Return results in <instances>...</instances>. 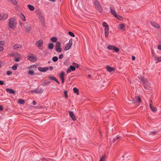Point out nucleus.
<instances>
[{
	"label": "nucleus",
	"instance_id": "nucleus-54",
	"mask_svg": "<svg viewBox=\"0 0 161 161\" xmlns=\"http://www.w3.org/2000/svg\"><path fill=\"white\" fill-rule=\"evenodd\" d=\"M50 70H52L53 69V67L52 66H50L49 68H48Z\"/></svg>",
	"mask_w": 161,
	"mask_h": 161
},
{
	"label": "nucleus",
	"instance_id": "nucleus-49",
	"mask_svg": "<svg viewBox=\"0 0 161 161\" xmlns=\"http://www.w3.org/2000/svg\"><path fill=\"white\" fill-rule=\"evenodd\" d=\"M4 84V82L2 80H0V85H3Z\"/></svg>",
	"mask_w": 161,
	"mask_h": 161
},
{
	"label": "nucleus",
	"instance_id": "nucleus-5",
	"mask_svg": "<svg viewBox=\"0 0 161 161\" xmlns=\"http://www.w3.org/2000/svg\"><path fill=\"white\" fill-rule=\"evenodd\" d=\"M60 47V42H57L55 45V50L57 52H60L61 51V49Z\"/></svg>",
	"mask_w": 161,
	"mask_h": 161
},
{
	"label": "nucleus",
	"instance_id": "nucleus-4",
	"mask_svg": "<svg viewBox=\"0 0 161 161\" xmlns=\"http://www.w3.org/2000/svg\"><path fill=\"white\" fill-rule=\"evenodd\" d=\"M94 3L96 9L99 12H102V11L103 9L99 3L97 1H95L94 2Z\"/></svg>",
	"mask_w": 161,
	"mask_h": 161
},
{
	"label": "nucleus",
	"instance_id": "nucleus-46",
	"mask_svg": "<svg viewBox=\"0 0 161 161\" xmlns=\"http://www.w3.org/2000/svg\"><path fill=\"white\" fill-rule=\"evenodd\" d=\"M71 69H69V68L66 71V72L67 73H69L70 72H71Z\"/></svg>",
	"mask_w": 161,
	"mask_h": 161
},
{
	"label": "nucleus",
	"instance_id": "nucleus-37",
	"mask_svg": "<svg viewBox=\"0 0 161 161\" xmlns=\"http://www.w3.org/2000/svg\"><path fill=\"white\" fill-rule=\"evenodd\" d=\"M113 50H114V51L115 52H117L119 51V49L118 48L114 47V48L113 49Z\"/></svg>",
	"mask_w": 161,
	"mask_h": 161
},
{
	"label": "nucleus",
	"instance_id": "nucleus-1",
	"mask_svg": "<svg viewBox=\"0 0 161 161\" xmlns=\"http://www.w3.org/2000/svg\"><path fill=\"white\" fill-rule=\"evenodd\" d=\"M14 18H11L9 19L8 26L11 29H14L16 27V24L14 22Z\"/></svg>",
	"mask_w": 161,
	"mask_h": 161
},
{
	"label": "nucleus",
	"instance_id": "nucleus-19",
	"mask_svg": "<svg viewBox=\"0 0 161 161\" xmlns=\"http://www.w3.org/2000/svg\"><path fill=\"white\" fill-rule=\"evenodd\" d=\"M106 69L108 71L110 72L114 70V68H112L109 66H107L106 67Z\"/></svg>",
	"mask_w": 161,
	"mask_h": 161
},
{
	"label": "nucleus",
	"instance_id": "nucleus-47",
	"mask_svg": "<svg viewBox=\"0 0 161 161\" xmlns=\"http://www.w3.org/2000/svg\"><path fill=\"white\" fill-rule=\"evenodd\" d=\"M5 43V42L4 41H0V45H3Z\"/></svg>",
	"mask_w": 161,
	"mask_h": 161
},
{
	"label": "nucleus",
	"instance_id": "nucleus-21",
	"mask_svg": "<svg viewBox=\"0 0 161 161\" xmlns=\"http://www.w3.org/2000/svg\"><path fill=\"white\" fill-rule=\"evenodd\" d=\"M48 48L50 49H52L54 47V44L53 43H49L48 44Z\"/></svg>",
	"mask_w": 161,
	"mask_h": 161
},
{
	"label": "nucleus",
	"instance_id": "nucleus-12",
	"mask_svg": "<svg viewBox=\"0 0 161 161\" xmlns=\"http://www.w3.org/2000/svg\"><path fill=\"white\" fill-rule=\"evenodd\" d=\"M21 47L22 46L20 45L17 44L13 46V48L14 49H17L18 48H21Z\"/></svg>",
	"mask_w": 161,
	"mask_h": 161
},
{
	"label": "nucleus",
	"instance_id": "nucleus-23",
	"mask_svg": "<svg viewBox=\"0 0 161 161\" xmlns=\"http://www.w3.org/2000/svg\"><path fill=\"white\" fill-rule=\"evenodd\" d=\"M25 28L27 32H29L30 30V26L28 25H27L25 26Z\"/></svg>",
	"mask_w": 161,
	"mask_h": 161
},
{
	"label": "nucleus",
	"instance_id": "nucleus-17",
	"mask_svg": "<svg viewBox=\"0 0 161 161\" xmlns=\"http://www.w3.org/2000/svg\"><path fill=\"white\" fill-rule=\"evenodd\" d=\"M31 92H34L36 94L40 93L42 92V91L41 90H32L31 91Z\"/></svg>",
	"mask_w": 161,
	"mask_h": 161
},
{
	"label": "nucleus",
	"instance_id": "nucleus-3",
	"mask_svg": "<svg viewBox=\"0 0 161 161\" xmlns=\"http://www.w3.org/2000/svg\"><path fill=\"white\" fill-rule=\"evenodd\" d=\"M110 12H111L112 14L114 15L115 17H116V18H117V19L120 20H121L123 19V18L121 16L119 15H116V13L114 9H113L111 7L110 8Z\"/></svg>",
	"mask_w": 161,
	"mask_h": 161
},
{
	"label": "nucleus",
	"instance_id": "nucleus-41",
	"mask_svg": "<svg viewBox=\"0 0 161 161\" xmlns=\"http://www.w3.org/2000/svg\"><path fill=\"white\" fill-rule=\"evenodd\" d=\"M19 57L18 58H15L14 59V60L15 61H16V62H18L19 61L20 58V55H19Z\"/></svg>",
	"mask_w": 161,
	"mask_h": 161
},
{
	"label": "nucleus",
	"instance_id": "nucleus-15",
	"mask_svg": "<svg viewBox=\"0 0 161 161\" xmlns=\"http://www.w3.org/2000/svg\"><path fill=\"white\" fill-rule=\"evenodd\" d=\"M134 102H136V103H140L141 102V99L139 96L136 97Z\"/></svg>",
	"mask_w": 161,
	"mask_h": 161
},
{
	"label": "nucleus",
	"instance_id": "nucleus-2",
	"mask_svg": "<svg viewBox=\"0 0 161 161\" xmlns=\"http://www.w3.org/2000/svg\"><path fill=\"white\" fill-rule=\"evenodd\" d=\"M103 26L105 28V36L106 37L108 36L109 33V28L108 24L105 22H103Z\"/></svg>",
	"mask_w": 161,
	"mask_h": 161
},
{
	"label": "nucleus",
	"instance_id": "nucleus-7",
	"mask_svg": "<svg viewBox=\"0 0 161 161\" xmlns=\"http://www.w3.org/2000/svg\"><path fill=\"white\" fill-rule=\"evenodd\" d=\"M8 17V15L7 14H4V13L0 14V19L1 20L3 19L4 20L6 19Z\"/></svg>",
	"mask_w": 161,
	"mask_h": 161
},
{
	"label": "nucleus",
	"instance_id": "nucleus-29",
	"mask_svg": "<svg viewBox=\"0 0 161 161\" xmlns=\"http://www.w3.org/2000/svg\"><path fill=\"white\" fill-rule=\"evenodd\" d=\"M51 40L52 42H56V41L57 40V39L56 37H52L51 38Z\"/></svg>",
	"mask_w": 161,
	"mask_h": 161
},
{
	"label": "nucleus",
	"instance_id": "nucleus-14",
	"mask_svg": "<svg viewBox=\"0 0 161 161\" xmlns=\"http://www.w3.org/2000/svg\"><path fill=\"white\" fill-rule=\"evenodd\" d=\"M49 78L51 80L55 81L58 84H59V82L55 77L53 76H49Z\"/></svg>",
	"mask_w": 161,
	"mask_h": 161
},
{
	"label": "nucleus",
	"instance_id": "nucleus-26",
	"mask_svg": "<svg viewBox=\"0 0 161 161\" xmlns=\"http://www.w3.org/2000/svg\"><path fill=\"white\" fill-rule=\"evenodd\" d=\"M20 16L23 21H25V17L22 14H20Z\"/></svg>",
	"mask_w": 161,
	"mask_h": 161
},
{
	"label": "nucleus",
	"instance_id": "nucleus-51",
	"mask_svg": "<svg viewBox=\"0 0 161 161\" xmlns=\"http://www.w3.org/2000/svg\"><path fill=\"white\" fill-rule=\"evenodd\" d=\"M158 48L159 50H161V45H159L158 46Z\"/></svg>",
	"mask_w": 161,
	"mask_h": 161
},
{
	"label": "nucleus",
	"instance_id": "nucleus-39",
	"mask_svg": "<svg viewBox=\"0 0 161 161\" xmlns=\"http://www.w3.org/2000/svg\"><path fill=\"white\" fill-rule=\"evenodd\" d=\"M68 33L69 34V35H70V36H72V37H75V35L72 32H68Z\"/></svg>",
	"mask_w": 161,
	"mask_h": 161
},
{
	"label": "nucleus",
	"instance_id": "nucleus-11",
	"mask_svg": "<svg viewBox=\"0 0 161 161\" xmlns=\"http://www.w3.org/2000/svg\"><path fill=\"white\" fill-rule=\"evenodd\" d=\"M43 40H40L38 41L36 43V45L38 47H40L42 45Z\"/></svg>",
	"mask_w": 161,
	"mask_h": 161
},
{
	"label": "nucleus",
	"instance_id": "nucleus-44",
	"mask_svg": "<svg viewBox=\"0 0 161 161\" xmlns=\"http://www.w3.org/2000/svg\"><path fill=\"white\" fill-rule=\"evenodd\" d=\"M73 65L74 67H75H75L77 68H78L79 66L77 64H76V63H74L73 64Z\"/></svg>",
	"mask_w": 161,
	"mask_h": 161
},
{
	"label": "nucleus",
	"instance_id": "nucleus-31",
	"mask_svg": "<svg viewBox=\"0 0 161 161\" xmlns=\"http://www.w3.org/2000/svg\"><path fill=\"white\" fill-rule=\"evenodd\" d=\"M115 46L112 45H109L108 47V48L109 50H113Z\"/></svg>",
	"mask_w": 161,
	"mask_h": 161
},
{
	"label": "nucleus",
	"instance_id": "nucleus-33",
	"mask_svg": "<svg viewBox=\"0 0 161 161\" xmlns=\"http://www.w3.org/2000/svg\"><path fill=\"white\" fill-rule=\"evenodd\" d=\"M70 48V47L67 45L66 47H65L64 50L65 51H67L69 50Z\"/></svg>",
	"mask_w": 161,
	"mask_h": 161
},
{
	"label": "nucleus",
	"instance_id": "nucleus-8",
	"mask_svg": "<svg viewBox=\"0 0 161 161\" xmlns=\"http://www.w3.org/2000/svg\"><path fill=\"white\" fill-rule=\"evenodd\" d=\"M28 59L29 60L32 62H35L37 60V58L36 57L34 56H29L28 57Z\"/></svg>",
	"mask_w": 161,
	"mask_h": 161
},
{
	"label": "nucleus",
	"instance_id": "nucleus-60",
	"mask_svg": "<svg viewBox=\"0 0 161 161\" xmlns=\"http://www.w3.org/2000/svg\"><path fill=\"white\" fill-rule=\"evenodd\" d=\"M119 10L121 9V7L120 6H119Z\"/></svg>",
	"mask_w": 161,
	"mask_h": 161
},
{
	"label": "nucleus",
	"instance_id": "nucleus-61",
	"mask_svg": "<svg viewBox=\"0 0 161 161\" xmlns=\"http://www.w3.org/2000/svg\"><path fill=\"white\" fill-rule=\"evenodd\" d=\"M20 25H22V23L21 22H20Z\"/></svg>",
	"mask_w": 161,
	"mask_h": 161
},
{
	"label": "nucleus",
	"instance_id": "nucleus-22",
	"mask_svg": "<svg viewBox=\"0 0 161 161\" xmlns=\"http://www.w3.org/2000/svg\"><path fill=\"white\" fill-rule=\"evenodd\" d=\"M65 75V73L64 72H62L60 75V77L61 79H64V77Z\"/></svg>",
	"mask_w": 161,
	"mask_h": 161
},
{
	"label": "nucleus",
	"instance_id": "nucleus-6",
	"mask_svg": "<svg viewBox=\"0 0 161 161\" xmlns=\"http://www.w3.org/2000/svg\"><path fill=\"white\" fill-rule=\"evenodd\" d=\"M149 105L150 108L152 111H153V112H155L157 111V109L156 108V107L153 105L152 103L151 100H150V101Z\"/></svg>",
	"mask_w": 161,
	"mask_h": 161
},
{
	"label": "nucleus",
	"instance_id": "nucleus-35",
	"mask_svg": "<svg viewBox=\"0 0 161 161\" xmlns=\"http://www.w3.org/2000/svg\"><path fill=\"white\" fill-rule=\"evenodd\" d=\"M125 25L123 24H120L119 25V29H122L124 27Z\"/></svg>",
	"mask_w": 161,
	"mask_h": 161
},
{
	"label": "nucleus",
	"instance_id": "nucleus-18",
	"mask_svg": "<svg viewBox=\"0 0 161 161\" xmlns=\"http://www.w3.org/2000/svg\"><path fill=\"white\" fill-rule=\"evenodd\" d=\"M154 59L155 61H156V62H158L161 61V57H155Z\"/></svg>",
	"mask_w": 161,
	"mask_h": 161
},
{
	"label": "nucleus",
	"instance_id": "nucleus-59",
	"mask_svg": "<svg viewBox=\"0 0 161 161\" xmlns=\"http://www.w3.org/2000/svg\"><path fill=\"white\" fill-rule=\"evenodd\" d=\"M88 77H91V75H88Z\"/></svg>",
	"mask_w": 161,
	"mask_h": 161
},
{
	"label": "nucleus",
	"instance_id": "nucleus-24",
	"mask_svg": "<svg viewBox=\"0 0 161 161\" xmlns=\"http://www.w3.org/2000/svg\"><path fill=\"white\" fill-rule=\"evenodd\" d=\"M72 42L73 40L72 39H70L69 40V41L68 43L67 44L68 46H69L71 47V46L72 45Z\"/></svg>",
	"mask_w": 161,
	"mask_h": 161
},
{
	"label": "nucleus",
	"instance_id": "nucleus-38",
	"mask_svg": "<svg viewBox=\"0 0 161 161\" xmlns=\"http://www.w3.org/2000/svg\"><path fill=\"white\" fill-rule=\"evenodd\" d=\"M69 69H71V70L72 71H74L75 70V67L72 66H70Z\"/></svg>",
	"mask_w": 161,
	"mask_h": 161
},
{
	"label": "nucleus",
	"instance_id": "nucleus-36",
	"mask_svg": "<svg viewBox=\"0 0 161 161\" xmlns=\"http://www.w3.org/2000/svg\"><path fill=\"white\" fill-rule=\"evenodd\" d=\"M17 64L13 66L12 67V69L14 70H16L17 69Z\"/></svg>",
	"mask_w": 161,
	"mask_h": 161
},
{
	"label": "nucleus",
	"instance_id": "nucleus-27",
	"mask_svg": "<svg viewBox=\"0 0 161 161\" xmlns=\"http://www.w3.org/2000/svg\"><path fill=\"white\" fill-rule=\"evenodd\" d=\"M18 103L20 104H23L25 103V100L23 99H19L18 100Z\"/></svg>",
	"mask_w": 161,
	"mask_h": 161
},
{
	"label": "nucleus",
	"instance_id": "nucleus-42",
	"mask_svg": "<svg viewBox=\"0 0 161 161\" xmlns=\"http://www.w3.org/2000/svg\"><path fill=\"white\" fill-rule=\"evenodd\" d=\"M64 94L65 96V97L66 98H67L68 97V95H67V91H65L64 92Z\"/></svg>",
	"mask_w": 161,
	"mask_h": 161
},
{
	"label": "nucleus",
	"instance_id": "nucleus-45",
	"mask_svg": "<svg viewBox=\"0 0 161 161\" xmlns=\"http://www.w3.org/2000/svg\"><path fill=\"white\" fill-rule=\"evenodd\" d=\"M7 74L8 75H11L12 74V72L11 71H8L7 72Z\"/></svg>",
	"mask_w": 161,
	"mask_h": 161
},
{
	"label": "nucleus",
	"instance_id": "nucleus-43",
	"mask_svg": "<svg viewBox=\"0 0 161 161\" xmlns=\"http://www.w3.org/2000/svg\"><path fill=\"white\" fill-rule=\"evenodd\" d=\"M120 138V137H117L116 138H114L112 141V142L114 143L116 140H117Z\"/></svg>",
	"mask_w": 161,
	"mask_h": 161
},
{
	"label": "nucleus",
	"instance_id": "nucleus-32",
	"mask_svg": "<svg viewBox=\"0 0 161 161\" xmlns=\"http://www.w3.org/2000/svg\"><path fill=\"white\" fill-rule=\"evenodd\" d=\"M58 58L57 57H54L52 58V60L54 62H56L58 61Z\"/></svg>",
	"mask_w": 161,
	"mask_h": 161
},
{
	"label": "nucleus",
	"instance_id": "nucleus-53",
	"mask_svg": "<svg viewBox=\"0 0 161 161\" xmlns=\"http://www.w3.org/2000/svg\"><path fill=\"white\" fill-rule=\"evenodd\" d=\"M32 103L33 105H35L36 104V103L35 101H33L32 102Z\"/></svg>",
	"mask_w": 161,
	"mask_h": 161
},
{
	"label": "nucleus",
	"instance_id": "nucleus-50",
	"mask_svg": "<svg viewBox=\"0 0 161 161\" xmlns=\"http://www.w3.org/2000/svg\"><path fill=\"white\" fill-rule=\"evenodd\" d=\"M3 47L2 46H0V51H2L3 49Z\"/></svg>",
	"mask_w": 161,
	"mask_h": 161
},
{
	"label": "nucleus",
	"instance_id": "nucleus-13",
	"mask_svg": "<svg viewBox=\"0 0 161 161\" xmlns=\"http://www.w3.org/2000/svg\"><path fill=\"white\" fill-rule=\"evenodd\" d=\"M6 91L7 92H8L10 93L14 94L15 93V91L11 89L7 88L6 89Z\"/></svg>",
	"mask_w": 161,
	"mask_h": 161
},
{
	"label": "nucleus",
	"instance_id": "nucleus-10",
	"mask_svg": "<svg viewBox=\"0 0 161 161\" xmlns=\"http://www.w3.org/2000/svg\"><path fill=\"white\" fill-rule=\"evenodd\" d=\"M69 114L70 117L73 120H75L76 119L75 116L74 115L73 112L72 111H69Z\"/></svg>",
	"mask_w": 161,
	"mask_h": 161
},
{
	"label": "nucleus",
	"instance_id": "nucleus-40",
	"mask_svg": "<svg viewBox=\"0 0 161 161\" xmlns=\"http://www.w3.org/2000/svg\"><path fill=\"white\" fill-rule=\"evenodd\" d=\"M28 73L31 75H33L34 74V71L33 70H29L28 71Z\"/></svg>",
	"mask_w": 161,
	"mask_h": 161
},
{
	"label": "nucleus",
	"instance_id": "nucleus-58",
	"mask_svg": "<svg viewBox=\"0 0 161 161\" xmlns=\"http://www.w3.org/2000/svg\"><path fill=\"white\" fill-rule=\"evenodd\" d=\"M156 132L155 131H153V132H152V133L153 134H155V133Z\"/></svg>",
	"mask_w": 161,
	"mask_h": 161
},
{
	"label": "nucleus",
	"instance_id": "nucleus-28",
	"mask_svg": "<svg viewBox=\"0 0 161 161\" xmlns=\"http://www.w3.org/2000/svg\"><path fill=\"white\" fill-rule=\"evenodd\" d=\"M73 91L75 93L77 94V95L79 94L78 90L76 88L74 87L73 88Z\"/></svg>",
	"mask_w": 161,
	"mask_h": 161
},
{
	"label": "nucleus",
	"instance_id": "nucleus-55",
	"mask_svg": "<svg viewBox=\"0 0 161 161\" xmlns=\"http://www.w3.org/2000/svg\"><path fill=\"white\" fill-rule=\"evenodd\" d=\"M3 110V108L2 106H0V111Z\"/></svg>",
	"mask_w": 161,
	"mask_h": 161
},
{
	"label": "nucleus",
	"instance_id": "nucleus-52",
	"mask_svg": "<svg viewBox=\"0 0 161 161\" xmlns=\"http://www.w3.org/2000/svg\"><path fill=\"white\" fill-rule=\"evenodd\" d=\"M132 59L133 60H134L135 59V57L134 56H132Z\"/></svg>",
	"mask_w": 161,
	"mask_h": 161
},
{
	"label": "nucleus",
	"instance_id": "nucleus-48",
	"mask_svg": "<svg viewBox=\"0 0 161 161\" xmlns=\"http://www.w3.org/2000/svg\"><path fill=\"white\" fill-rule=\"evenodd\" d=\"M63 54H60L59 55V59H62L63 58Z\"/></svg>",
	"mask_w": 161,
	"mask_h": 161
},
{
	"label": "nucleus",
	"instance_id": "nucleus-30",
	"mask_svg": "<svg viewBox=\"0 0 161 161\" xmlns=\"http://www.w3.org/2000/svg\"><path fill=\"white\" fill-rule=\"evenodd\" d=\"M9 1L14 5H16L17 3V2L16 0H9Z\"/></svg>",
	"mask_w": 161,
	"mask_h": 161
},
{
	"label": "nucleus",
	"instance_id": "nucleus-16",
	"mask_svg": "<svg viewBox=\"0 0 161 161\" xmlns=\"http://www.w3.org/2000/svg\"><path fill=\"white\" fill-rule=\"evenodd\" d=\"M144 85H148V81L146 79H141Z\"/></svg>",
	"mask_w": 161,
	"mask_h": 161
},
{
	"label": "nucleus",
	"instance_id": "nucleus-57",
	"mask_svg": "<svg viewBox=\"0 0 161 161\" xmlns=\"http://www.w3.org/2000/svg\"><path fill=\"white\" fill-rule=\"evenodd\" d=\"M49 1H50L54 2L55 1V0H49Z\"/></svg>",
	"mask_w": 161,
	"mask_h": 161
},
{
	"label": "nucleus",
	"instance_id": "nucleus-9",
	"mask_svg": "<svg viewBox=\"0 0 161 161\" xmlns=\"http://www.w3.org/2000/svg\"><path fill=\"white\" fill-rule=\"evenodd\" d=\"M38 70L41 72H45L47 70L49 69L48 67H45L44 68L42 67H39L38 68Z\"/></svg>",
	"mask_w": 161,
	"mask_h": 161
},
{
	"label": "nucleus",
	"instance_id": "nucleus-34",
	"mask_svg": "<svg viewBox=\"0 0 161 161\" xmlns=\"http://www.w3.org/2000/svg\"><path fill=\"white\" fill-rule=\"evenodd\" d=\"M105 156L103 155L102 157L101 158L99 161H105Z\"/></svg>",
	"mask_w": 161,
	"mask_h": 161
},
{
	"label": "nucleus",
	"instance_id": "nucleus-20",
	"mask_svg": "<svg viewBox=\"0 0 161 161\" xmlns=\"http://www.w3.org/2000/svg\"><path fill=\"white\" fill-rule=\"evenodd\" d=\"M27 7L31 11L34 10L35 9V8L33 6L30 4L28 5Z\"/></svg>",
	"mask_w": 161,
	"mask_h": 161
},
{
	"label": "nucleus",
	"instance_id": "nucleus-56",
	"mask_svg": "<svg viewBox=\"0 0 161 161\" xmlns=\"http://www.w3.org/2000/svg\"><path fill=\"white\" fill-rule=\"evenodd\" d=\"M61 80H62V83H64V79H61Z\"/></svg>",
	"mask_w": 161,
	"mask_h": 161
},
{
	"label": "nucleus",
	"instance_id": "nucleus-25",
	"mask_svg": "<svg viewBox=\"0 0 161 161\" xmlns=\"http://www.w3.org/2000/svg\"><path fill=\"white\" fill-rule=\"evenodd\" d=\"M151 24L153 26L156 28L158 27L159 26V25L158 24L154 22L151 23Z\"/></svg>",
	"mask_w": 161,
	"mask_h": 161
}]
</instances>
